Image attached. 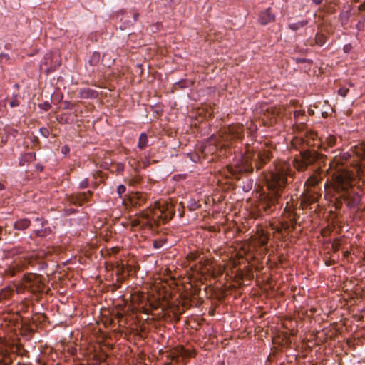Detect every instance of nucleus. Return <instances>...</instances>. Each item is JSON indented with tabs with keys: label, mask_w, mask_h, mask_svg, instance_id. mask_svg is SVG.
I'll use <instances>...</instances> for the list:
<instances>
[{
	"label": "nucleus",
	"mask_w": 365,
	"mask_h": 365,
	"mask_svg": "<svg viewBox=\"0 0 365 365\" xmlns=\"http://www.w3.org/2000/svg\"><path fill=\"white\" fill-rule=\"evenodd\" d=\"M290 175L289 165L287 163H283L276 166L275 171L271 173L270 178L277 186L282 187L287 182V177Z\"/></svg>",
	"instance_id": "f257e3e1"
},
{
	"label": "nucleus",
	"mask_w": 365,
	"mask_h": 365,
	"mask_svg": "<svg viewBox=\"0 0 365 365\" xmlns=\"http://www.w3.org/2000/svg\"><path fill=\"white\" fill-rule=\"evenodd\" d=\"M242 137V127L240 125H231L225 130V140L240 139Z\"/></svg>",
	"instance_id": "f03ea898"
},
{
	"label": "nucleus",
	"mask_w": 365,
	"mask_h": 365,
	"mask_svg": "<svg viewBox=\"0 0 365 365\" xmlns=\"http://www.w3.org/2000/svg\"><path fill=\"white\" fill-rule=\"evenodd\" d=\"M275 16L271 12L270 9H267L265 11H262L259 16V21L261 24L266 25L272 21H274Z\"/></svg>",
	"instance_id": "7ed1b4c3"
},
{
	"label": "nucleus",
	"mask_w": 365,
	"mask_h": 365,
	"mask_svg": "<svg viewBox=\"0 0 365 365\" xmlns=\"http://www.w3.org/2000/svg\"><path fill=\"white\" fill-rule=\"evenodd\" d=\"M98 92L93 89L89 88H83L79 90L78 96L81 98L84 99H93L98 97Z\"/></svg>",
	"instance_id": "20e7f679"
},
{
	"label": "nucleus",
	"mask_w": 365,
	"mask_h": 365,
	"mask_svg": "<svg viewBox=\"0 0 365 365\" xmlns=\"http://www.w3.org/2000/svg\"><path fill=\"white\" fill-rule=\"evenodd\" d=\"M31 222L27 218H23L17 220L14 225V229L18 230H24L30 226Z\"/></svg>",
	"instance_id": "39448f33"
},
{
	"label": "nucleus",
	"mask_w": 365,
	"mask_h": 365,
	"mask_svg": "<svg viewBox=\"0 0 365 365\" xmlns=\"http://www.w3.org/2000/svg\"><path fill=\"white\" fill-rule=\"evenodd\" d=\"M101 60V56L99 52H93L88 60V63L91 66H96Z\"/></svg>",
	"instance_id": "423d86ee"
},
{
	"label": "nucleus",
	"mask_w": 365,
	"mask_h": 365,
	"mask_svg": "<svg viewBox=\"0 0 365 365\" xmlns=\"http://www.w3.org/2000/svg\"><path fill=\"white\" fill-rule=\"evenodd\" d=\"M307 24H308L307 20H302V21H298L296 23L289 24L288 26L291 30L295 31H297L298 29L305 26Z\"/></svg>",
	"instance_id": "0eeeda50"
},
{
	"label": "nucleus",
	"mask_w": 365,
	"mask_h": 365,
	"mask_svg": "<svg viewBox=\"0 0 365 365\" xmlns=\"http://www.w3.org/2000/svg\"><path fill=\"white\" fill-rule=\"evenodd\" d=\"M148 145V139L147 135L145 133H142L139 137L138 148L143 149Z\"/></svg>",
	"instance_id": "6e6552de"
},
{
	"label": "nucleus",
	"mask_w": 365,
	"mask_h": 365,
	"mask_svg": "<svg viewBox=\"0 0 365 365\" xmlns=\"http://www.w3.org/2000/svg\"><path fill=\"white\" fill-rule=\"evenodd\" d=\"M307 163L303 160H296L294 161V165L298 171H303L307 167Z\"/></svg>",
	"instance_id": "1a4fd4ad"
},
{
	"label": "nucleus",
	"mask_w": 365,
	"mask_h": 365,
	"mask_svg": "<svg viewBox=\"0 0 365 365\" xmlns=\"http://www.w3.org/2000/svg\"><path fill=\"white\" fill-rule=\"evenodd\" d=\"M257 160H259L262 164H264L269 159V155L266 153H258L257 154Z\"/></svg>",
	"instance_id": "9d476101"
},
{
	"label": "nucleus",
	"mask_w": 365,
	"mask_h": 365,
	"mask_svg": "<svg viewBox=\"0 0 365 365\" xmlns=\"http://www.w3.org/2000/svg\"><path fill=\"white\" fill-rule=\"evenodd\" d=\"M318 182V180L317 177L314 175L309 176V178L307 179V180L305 182V185L307 186H314Z\"/></svg>",
	"instance_id": "9b49d317"
},
{
	"label": "nucleus",
	"mask_w": 365,
	"mask_h": 365,
	"mask_svg": "<svg viewBox=\"0 0 365 365\" xmlns=\"http://www.w3.org/2000/svg\"><path fill=\"white\" fill-rule=\"evenodd\" d=\"M316 43L320 46H322L325 44V37L323 34H317L316 35Z\"/></svg>",
	"instance_id": "f8f14e48"
},
{
	"label": "nucleus",
	"mask_w": 365,
	"mask_h": 365,
	"mask_svg": "<svg viewBox=\"0 0 365 365\" xmlns=\"http://www.w3.org/2000/svg\"><path fill=\"white\" fill-rule=\"evenodd\" d=\"M361 202V196L358 193L354 194L350 203L352 206L358 205Z\"/></svg>",
	"instance_id": "ddd939ff"
},
{
	"label": "nucleus",
	"mask_w": 365,
	"mask_h": 365,
	"mask_svg": "<svg viewBox=\"0 0 365 365\" xmlns=\"http://www.w3.org/2000/svg\"><path fill=\"white\" fill-rule=\"evenodd\" d=\"M178 351L182 358L191 356V352L183 347H181Z\"/></svg>",
	"instance_id": "4468645a"
},
{
	"label": "nucleus",
	"mask_w": 365,
	"mask_h": 365,
	"mask_svg": "<svg viewBox=\"0 0 365 365\" xmlns=\"http://www.w3.org/2000/svg\"><path fill=\"white\" fill-rule=\"evenodd\" d=\"M17 98H18V95L17 94H14L13 95L12 100L9 103V106L11 108L16 107V106H18L19 105V102Z\"/></svg>",
	"instance_id": "2eb2a0df"
},
{
	"label": "nucleus",
	"mask_w": 365,
	"mask_h": 365,
	"mask_svg": "<svg viewBox=\"0 0 365 365\" xmlns=\"http://www.w3.org/2000/svg\"><path fill=\"white\" fill-rule=\"evenodd\" d=\"M188 207L191 210H195L198 207V204L195 200L191 199L188 202Z\"/></svg>",
	"instance_id": "dca6fc26"
},
{
	"label": "nucleus",
	"mask_w": 365,
	"mask_h": 365,
	"mask_svg": "<svg viewBox=\"0 0 365 365\" xmlns=\"http://www.w3.org/2000/svg\"><path fill=\"white\" fill-rule=\"evenodd\" d=\"M10 57L6 53H0V65H2L4 63H6L9 60Z\"/></svg>",
	"instance_id": "f3484780"
},
{
	"label": "nucleus",
	"mask_w": 365,
	"mask_h": 365,
	"mask_svg": "<svg viewBox=\"0 0 365 365\" xmlns=\"http://www.w3.org/2000/svg\"><path fill=\"white\" fill-rule=\"evenodd\" d=\"M126 191V187L123 185H119L117 187V192L120 197H121L122 195Z\"/></svg>",
	"instance_id": "a211bd4d"
},
{
	"label": "nucleus",
	"mask_w": 365,
	"mask_h": 365,
	"mask_svg": "<svg viewBox=\"0 0 365 365\" xmlns=\"http://www.w3.org/2000/svg\"><path fill=\"white\" fill-rule=\"evenodd\" d=\"M39 108L41 109L44 110L45 111H47V110H48L51 108V103L49 102L46 101L43 103L40 104L39 105Z\"/></svg>",
	"instance_id": "6ab92c4d"
},
{
	"label": "nucleus",
	"mask_w": 365,
	"mask_h": 365,
	"mask_svg": "<svg viewBox=\"0 0 365 365\" xmlns=\"http://www.w3.org/2000/svg\"><path fill=\"white\" fill-rule=\"evenodd\" d=\"M24 158L26 161H32V160H35V154L34 153H28L25 154V155L24 156Z\"/></svg>",
	"instance_id": "aec40b11"
},
{
	"label": "nucleus",
	"mask_w": 365,
	"mask_h": 365,
	"mask_svg": "<svg viewBox=\"0 0 365 365\" xmlns=\"http://www.w3.org/2000/svg\"><path fill=\"white\" fill-rule=\"evenodd\" d=\"M132 16H133V21H125L124 24H125V26H130V25L133 24V23L137 20V18L138 16V14L133 13L132 14Z\"/></svg>",
	"instance_id": "412c9836"
},
{
	"label": "nucleus",
	"mask_w": 365,
	"mask_h": 365,
	"mask_svg": "<svg viewBox=\"0 0 365 365\" xmlns=\"http://www.w3.org/2000/svg\"><path fill=\"white\" fill-rule=\"evenodd\" d=\"M349 91V88H346V87H342L341 88L339 89L338 91V93L342 96V97H345L346 95H347V93Z\"/></svg>",
	"instance_id": "4be33fe9"
},
{
	"label": "nucleus",
	"mask_w": 365,
	"mask_h": 365,
	"mask_svg": "<svg viewBox=\"0 0 365 365\" xmlns=\"http://www.w3.org/2000/svg\"><path fill=\"white\" fill-rule=\"evenodd\" d=\"M252 183H253V180H249L247 183L243 186V190L245 191H248V190H251V188L252 187Z\"/></svg>",
	"instance_id": "5701e85b"
},
{
	"label": "nucleus",
	"mask_w": 365,
	"mask_h": 365,
	"mask_svg": "<svg viewBox=\"0 0 365 365\" xmlns=\"http://www.w3.org/2000/svg\"><path fill=\"white\" fill-rule=\"evenodd\" d=\"M88 185V180L87 178L83 179L80 183L79 187L82 189L86 188Z\"/></svg>",
	"instance_id": "b1692460"
},
{
	"label": "nucleus",
	"mask_w": 365,
	"mask_h": 365,
	"mask_svg": "<svg viewBox=\"0 0 365 365\" xmlns=\"http://www.w3.org/2000/svg\"><path fill=\"white\" fill-rule=\"evenodd\" d=\"M73 104L69 101L64 102V109H72Z\"/></svg>",
	"instance_id": "393cba45"
},
{
	"label": "nucleus",
	"mask_w": 365,
	"mask_h": 365,
	"mask_svg": "<svg viewBox=\"0 0 365 365\" xmlns=\"http://www.w3.org/2000/svg\"><path fill=\"white\" fill-rule=\"evenodd\" d=\"M70 151V148L67 145H64L61 148V153L64 155H67Z\"/></svg>",
	"instance_id": "a878e982"
},
{
	"label": "nucleus",
	"mask_w": 365,
	"mask_h": 365,
	"mask_svg": "<svg viewBox=\"0 0 365 365\" xmlns=\"http://www.w3.org/2000/svg\"><path fill=\"white\" fill-rule=\"evenodd\" d=\"M40 131H41V132L43 133V135H44L45 136H46V133H45V132H46V133H48V131L46 129H43V128H41V129H40Z\"/></svg>",
	"instance_id": "bb28decb"
},
{
	"label": "nucleus",
	"mask_w": 365,
	"mask_h": 365,
	"mask_svg": "<svg viewBox=\"0 0 365 365\" xmlns=\"http://www.w3.org/2000/svg\"><path fill=\"white\" fill-rule=\"evenodd\" d=\"M312 1L317 5L320 4L322 1V0H312Z\"/></svg>",
	"instance_id": "cd10ccee"
},
{
	"label": "nucleus",
	"mask_w": 365,
	"mask_h": 365,
	"mask_svg": "<svg viewBox=\"0 0 365 365\" xmlns=\"http://www.w3.org/2000/svg\"><path fill=\"white\" fill-rule=\"evenodd\" d=\"M160 245H159L157 242H154V247L159 248Z\"/></svg>",
	"instance_id": "c85d7f7f"
},
{
	"label": "nucleus",
	"mask_w": 365,
	"mask_h": 365,
	"mask_svg": "<svg viewBox=\"0 0 365 365\" xmlns=\"http://www.w3.org/2000/svg\"><path fill=\"white\" fill-rule=\"evenodd\" d=\"M359 10H364V5H360V6H359Z\"/></svg>",
	"instance_id": "c756f323"
},
{
	"label": "nucleus",
	"mask_w": 365,
	"mask_h": 365,
	"mask_svg": "<svg viewBox=\"0 0 365 365\" xmlns=\"http://www.w3.org/2000/svg\"><path fill=\"white\" fill-rule=\"evenodd\" d=\"M4 185L0 182V190H3Z\"/></svg>",
	"instance_id": "7c9ffc66"
},
{
	"label": "nucleus",
	"mask_w": 365,
	"mask_h": 365,
	"mask_svg": "<svg viewBox=\"0 0 365 365\" xmlns=\"http://www.w3.org/2000/svg\"><path fill=\"white\" fill-rule=\"evenodd\" d=\"M344 50L346 51V50H348V48H347V46H344Z\"/></svg>",
	"instance_id": "2f4dec72"
},
{
	"label": "nucleus",
	"mask_w": 365,
	"mask_h": 365,
	"mask_svg": "<svg viewBox=\"0 0 365 365\" xmlns=\"http://www.w3.org/2000/svg\"><path fill=\"white\" fill-rule=\"evenodd\" d=\"M344 50L346 51V50H348V48H347V46H344Z\"/></svg>",
	"instance_id": "473e14b6"
},
{
	"label": "nucleus",
	"mask_w": 365,
	"mask_h": 365,
	"mask_svg": "<svg viewBox=\"0 0 365 365\" xmlns=\"http://www.w3.org/2000/svg\"><path fill=\"white\" fill-rule=\"evenodd\" d=\"M1 231V228L0 227V232Z\"/></svg>",
	"instance_id": "72a5a7b5"
}]
</instances>
